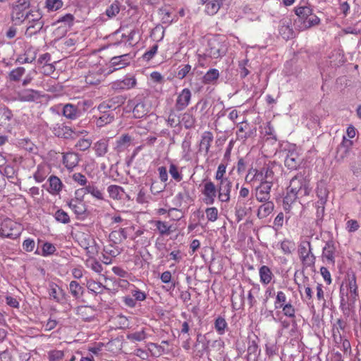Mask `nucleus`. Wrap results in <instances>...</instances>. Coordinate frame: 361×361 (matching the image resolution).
I'll list each match as a JSON object with an SVG mask.
<instances>
[{"instance_id": "nucleus-1", "label": "nucleus", "mask_w": 361, "mask_h": 361, "mask_svg": "<svg viewBox=\"0 0 361 361\" xmlns=\"http://www.w3.org/2000/svg\"><path fill=\"white\" fill-rule=\"evenodd\" d=\"M310 191L305 173L299 172L291 178L283 203H301L305 201L304 197L309 195Z\"/></svg>"}, {"instance_id": "nucleus-2", "label": "nucleus", "mask_w": 361, "mask_h": 361, "mask_svg": "<svg viewBox=\"0 0 361 361\" xmlns=\"http://www.w3.org/2000/svg\"><path fill=\"white\" fill-rule=\"evenodd\" d=\"M30 6V0H17L11 6V19L16 25H20L34 16L33 11L28 10Z\"/></svg>"}, {"instance_id": "nucleus-3", "label": "nucleus", "mask_w": 361, "mask_h": 361, "mask_svg": "<svg viewBox=\"0 0 361 361\" xmlns=\"http://www.w3.org/2000/svg\"><path fill=\"white\" fill-rule=\"evenodd\" d=\"M295 15L298 16L300 29L305 30L312 26L319 25L320 19L312 12L311 6H300L294 8Z\"/></svg>"}, {"instance_id": "nucleus-4", "label": "nucleus", "mask_w": 361, "mask_h": 361, "mask_svg": "<svg viewBox=\"0 0 361 361\" xmlns=\"http://www.w3.org/2000/svg\"><path fill=\"white\" fill-rule=\"evenodd\" d=\"M21 225L6 218L1 224L0 235L11 239H16L21 233Z\"/></svg>"}, {"instance_id": "nucleus-5", "label": "nucleus", "mask_w": 361, "mask_h": 361, "mask_svg": "<svg viewBox=\"0 0 361 361\" xmlns=\"http://www.w3.org/2000/svg\"><path fill=\"white\" fill-rule=\"evenodd\" d=\"M226 51V44L224 42L219 41L217 38H213L208 41L204 54L212 59H218L224 56Z\"/></svg>"}, {"instance_id": "nucleus-6", "label": "nucleus", "mask_w": 361, "mask_h": 361, "mask_svg": "<svg viewBox=\"0 0 361 361\" xmlns=\"http://www.w3.org/2000/svg\"><path fill=\"white\" fill-rule=\"evenodd\" d=\"M51 129L55 136L63 139H73L78 136V133L81 134L84 133H87L85 130L76 132L69 126H66L63 123H56Z\"/></svg>"}, {"instance_id": "nucleus-7", "label": "nucleus", "mask_w": 361, "mask_h": 361, "mask_svg": "<svg viewBox=\"0 0 361 361\" xmlns=\"http://www.w3.org/2000/svg\"><path fill=\"white\" fill-rule=\"evenodd\" d=\"M42 14L37 11L35 19H28V26L25 30V35L27 37L39 33L43 28L44 22L42 20Z\"/></svg>"}, {"instance_id": "nucleus-8", "label": "nucleus", "mask_w": 361, "mask_h": 361, "mask_svg": "<svg viewBox=\"0 0 361 361\" xmlns=\"http://www.w3.org/2000/svg\"><path fill=\"white\" fill-rule=\"evenodd\" d=\"M259 338L254 335V338H249L247 348V361H257L261 353L258 345Z\"/></svg>"}, {"instance_id": "nucleus-9", "label": "nucleus", "mask_w": 361, "mask_h": 361, "mask_svg": "<svg viewBox=\"0 0 361 361\" xmlns=\"http://www.w3.org/2000/svg\"><path fill=\"white\" fill-rule=\"evenodd\" d=\"M271 185V180L261 181V184L255 190V196L259 202H267L269 199Z\"/></svg>"}, {"instance_id": "nucleus-10", "label": "nucleus", "mask_w": 361, "mask_h": 361, "mask_svg": "<svg viewBox=\"0 0 361 361\" xmlns=\"http://www.w3.org/2000/svg\"><path fill=\"white\" fill-rule=\"evenodd\" d=\"M231 187L232 183L229 179H225L223 181L219 182L217 188L218 198L220 202H226L230 200Z\"/></svg>"}, {"instance_id": "nucleus-11", "label": "nucleus", "mask_w": 361, "mask_h": 361, "mask_svg": "<svg viewBox=\"0 0 361 361\" xmlns=\"http://www.w3.org/2000/svg\"><path fill=\"white\" fill-rule=\"evenodd\" d=\"M191 92L188 88L183 89L178 95L175 104V109L177 111L184 110L190 104L191 99Z\"/></svg>"}, {"instance_id": "nucleus-12", "label": "nucleus", "mask_w": 361, "mask_h": 361, "mask_svg": "<svg viewBox=\"0 0 361 361\" xmlns=\"http://www.w3.org/2000/svg\"><path fill=\"white\" fill-rule=\"evenodd\" d=\"M201 192L207 201L209 203H214L215 197L218 195L217 185L211 180L205 181Z\"/></svg>"}, {"instance_id": "nucleus-13", "label": "nucleus", "mask_w": 361, "mask_h": 361, "mask_svg": "<svg viewBox=\"0 0 361 361\" xmlns=\"http://www.w3.org/2000/svg\"><path fill=\"white\" fill-rule=\"evenodd\" d=\"M238 128V130L236 134L238 137H240V139L246 140L249 137H252L256 135V128H251L250 124L247 121H243L240 123Z\"/></svg>"}, {"instance_id": "nucleus-14", "label": "nucleus", "mask_w": 361, "mask_h": 361, "mask_svg": "<svg viewBox=\"0 0 361 361\" xmlns=\"http://www.w3.org/2000/svg\"><path fill=\"white\" fill-rule=\"evenodd\" d=\"M128 105L133 106V114L136 118H143L148 113V108L146 104L136 98L130 100Z\"/></svg>"}, {"instance_id": "nucleus-15", "label": "nucleus", "mask_w": 361, "mask_h": 361, "mask_svg": "<svg viewBox=\"0 0 361 361\" xmlns=\"http://www.w3.org/2000/svg\"><path fill=\"white\" fill-rule=\"evenodd\" d=\"M40 93L32 89H25L17 93V99L20 102H35L40 97Z\"/></svg>"}, {"instance_id": "nucleus-16", "label": "nucleus", "mask_w": 361, "mask_h": 361, "mask_svg": "<svg viewBox=\"0 0 361 361\" xmlns=\"http://www.w3.org/2000/svg\"><path fill=\"white\" fill-rule=\"evenodd\" d=\"M136 85V80L134 78L126 77L123 80H116L112 83V88L116 90H124L133 88Z\"/></svg>"}, {"instance_id": "nucleus-17", "label": "nucleus", "mask_w": 361, "mask_h": 361, "mask_svg": "<svg viewBox=\"0 0 361 361\" xmlns=\"http://www.w3.org/2000/svg\"><path fill=\"white\" fill-rule=\"evenodd\" d=\"M291 23L290 20H281L279 27V34L284 39H289L293 37L294 32L290 27Z\"/></svg>"}, {"instance_id": "nucleus-18", "label": "nucleus", "mask_w": 361, "mask_h": 361, "mask_svg": "<svg viewBox=\"0 0 361 361\" xmlns=\"http://www.w3.org/2000/svg\"><path fill=\"white\" fill-rule=\"evenodd\" d=\"M213 140V133L211 131H204L201 135L199 151L204 149L205 153L208 154Z\"/></svg>"}, {"instance_id": "nucleus-19", "label": "nucleus", "mask_w": 361, "mask_h": 361, "mask_svg": "<svg viewBox=\"0 0 361 361\" xmlns=\"http://www.w3.org/2000/svg\"><path fill=\"white\" fill-rule=\"evenodd\" d=\"M130 63L129 55L123 54L111 58L110 61V66L114 67L112 71L123 68Z\"/></svg>"}, {"instance_id": "nucleus-20", "label": "nucleus", "mask_w": 361, "mask_h": 361, "mask_svg": "<svg viewBox=\"0 0 361 361\" xmlns=\"http://www.w3.org/2000/svg\"><path fill=\"white\" fill-rule=\"evenodd\" d=\"M80 161L79 155L74 152H67L63 156V164L68 170L75 167Z\"/></svg>"}, {"instance_id": "nucleus-21", "label": "nucleus", "mask_w": 361, "mask_h": 361, "mask_svg": "<svg viewBox=\"0 0 361 361\" xmlns=\"http://www.w3.org/2000/svg\"><path fill=\"white\" fill-rule=\"evenodd\" d=\"M48 182L49 184L47 187V190L53 195L59 194L63 186V184L59 178L54 175L49 178Z\"/></svg>"}, {"instance_id": "nucleus-22", "label": "nucleus", "mask_w": 361, "mask_h": 361, "mask_svg": "<svg viewBox=\"0 0 361 361\" xmlns=\"http://www.w3.org/2000/svg\"><path fill=\"white\" fill-rule=\"evenodd\" d=\"M107 190L110 197L114 200H125L128 197L123 188L118 185H111L108 187Z\"/></svg>"}, {"instance_id": "nucleus-23", "label": "nucleus", "mask_w": 361, "mask_h": 361, "mask_svg": "<svg viewBox=\"0 0 361 361\" xmlns=\"http://www.w3.org/2000/svg\"><path fill=\"white\" fill-rule=\"evenodd\" d=\"M341 307L343 310H350L353 307L355 302L356 301L357 293H347L346 298L343 296V290L341 289Z\"/></svg>"}, {"instance_id": "nucleus-24", "label": "nucleus", "mask_w": 361, "mask_h": 361, "mask_svg": "<svg viewBox=\"0 0 361 361\" xmlns=\"http://www.w3.org/2000/svg\"><path fill=\"white\" fill-rule=\"evenodd\" d=\"M96 310L88 305L79 306L77 308V314L79 315L83 320L90 321L94 317Z\"/></svg>"}, {"instance_id": "nucleus-25", "label": "nucleus", "mask_w": 361, "mask_h": 361, "mask_svg": "<svg viewBox=\"0 0 361 361\" xmlns=\"http://www.w3.org/2000/svg\"><path fill=\"white\" fill-rule=\"evenodd\" d=\"M77 240L80 247L87 250V253H90V248L92 247V244L94 243L92 236L88 233H80L77 235Z\"/></svg>"}, {"instance_id": "nucleus-26", "label": "nucleus", "mask_w": 361, "mask_h": 361, "mask_svg": "<svg viewBox=\"0 0 361 361\" xmlns=\"http://www.w3.org/2000/svg\"><path fill=\"white\" fill-rule=\"evenodd\" d=\"M81 114V111L72 104H66L63 108V115L68 119H75Z\"/></svg>"}, {"instance_id": "nucleus-27", "label": "nucleus", "mask_w": 361, "mask_h": 361, "mask_svg": "<svg viewBox=\"0 0 361 361\" xmlns=\"http://www.w3.org/2000/svg\"><path fill=\"white\" fill-rule=\"evenodd\" d=\"M284 164L288 169L295 170L300 164V159L296 153L289 152L285 159Z\"/></svg>"}, {"instance_id": "nucleus-28", "label": "nucleus", "mask_w": 361, "mask_h": 361, "mask_svg": "<svg viewBox=\"0 0 361 361\" xmlns=\"http://www.w3.org/2000/svg\"><path fill=\"white\" fill-rule=\"evenodd\" d=\"M254 177L256 180L264 181L269 180L274 175L273 171L269 168H263L260 172L256 169H253Z\"/></svg>"}, {"instance_id": "nucleus-29", "label": "nucleus", "mask_w": 361, "mask_h": 361, "mask_svg": "<svg viewBox=\"0 0 361 361\" xmlns=\"http://www.w3.org/2000/svg\"><path fill=\"white\" fill-rule=\"evenodd\" d=\"M93 149L97 157H103L108 152V142L103 139L94 143Z\"/></svg>"}, {"instance_id": "nucleus-30", "label": "nucleus", "mask_w": 361, "mask_h": 361, "mask_svg": "<svg viewBox=\"0 0 361 361\" xmlns=\"http://www.w3.org/2000/svg\"><path fill=\"white\" fill-rule=\"evenodd\" d=\"M131 137L128 134L123 135L116 141V146L115 149L118 152H123L130 144Z\"/></svg>"}, {"instance_id": "nucleus-31", "label": "nucleus", "mask_w": 361, "mask_h": 361, "mask_svg": "<svg viewBox=\"0 0 361 361\" xmlns=\"http://www.w3.org/2000/svg\"><path fill=\"white\" fill-rule=\"evenodd\" d=\"M196 119L195 116L189 112L182 114L180 123H183L185 129H192L195 126Z\"/></svg>"}, {"instance_id": "nucleus-32", "label": "nucleus", "mask_w": 361, "mask_h": 361, "mask_svg": "<svg viewBox=\"0 0 361 361\" xmlns=\"http://www.w3.org/2000/svg\"><path fill=\"white\" fill-rule=\"evenodd\" d=\"M224 1L225 0H212L208 2L206 5V12L212 16L216 14L223 5Z\"/></svg>"}, {"instance_id": "nucleus-33", "label": "nucleus", "mask_w": 361, "mask_h": 361, "mask_svg": "<svg viewBox=\"0 0 361 361\" xmlns=\"http://www.w3.org/2000/svg\"><path fill=\"white\" fill-rule=\"evenodd\" d=\"M259 276L261 282L264 284H268L270 283L273 274L267 266L263 265L259 269Z\"/></svg>"}, {"instance_id": "nucleus-34", "label": "nucleus", "mask_w": 361, "mask_h": 361, "mask_svg": "<svg viewBox=\"0 0 361 361\" xmlns=\"http://www.w3.org/2000/svg\"><path fill=\"white\" fill-rule=\"evenodd\" d=\"M176 109H171L168 118L166 120L167 125L171 128H176L180 125V116L177 115Z\"/></svg>"}, {"instance_id": "nucleus-35", "label": "nucleus", "mask_w": 361, "mask_h": 361, "mask_svg": "<svg viewBox=\"0 0 361 361\" xmlns=\"http://www.w3.org/2000/svg\"><path fill=\"white\" fill-rule=\"evenodd\" d=\"M152 224H154L161 235H169L171 234V226H169L166 222L161 221H152Z\"/></svg>"}, {"instance_id": "nucleus-36", "label": "nucleus", "mask_w": 361, "mask_h": 361, "mask_svg": "<svg viewBox=\"0 0 361 361\" xmlns=\"http://www.w3.org/2000/svg\"><path fill=\"white\" fill-rule=\"evenodd\" d=\"M69 289L71 295L76 299L80 298L84 292V288L76 281L70 283Z\"/></svg>"}, {"instance_id": "nucleus-37", "label": "nucleus", "mask_w": 361, "mask_h": 361, "mask_svg": "<svg viewBox=\"0 0 361 361\" xmlns=\"http://www.w3.org/2000/svg\"><path fill=\"white\" fill-rule=\"evenodd\" d=\"M219 77V73L217 69L212 68L209 70L203 76L202 82L204 84H210L216 80Z\"/></svg>"}, {"instance_id": "nucleus-38", "label": "nucleus", "mask_w": 361, "mask_h": 361, "mask_svg": "<svg viewBox=\"0 0 361 361\" xmlns=\"http://www.w3.org/2000/svg\"><path fill=\"white\" fill-rule=\"evenodd\" d=\"M49 295L52 297L56 302H61L64 298V293L62 289L57 286V285L52 284L51 286Z\"/></svg>"}, {"instance_id": "nucleus-39", "label": "nucleus", "mask_w": 361, "mask_h": 361, "mask_svg": "<svg viewBox=\"0 0 361 361\" xmlns=\"http://www.w3.org/2000/svg\"><path fill=\"white\" fill-rule=\"evenodd\" d=\"M25 73V69L23 67H18L10 71L8 73V79L10 81L18 82L20 80Z\"/></svg>"}, {"instance_id": "nucleus-40", "label": "nucleus", "mask_w": 361, "mask_h": 361, "mask_svg": "<svg viewBox=\"0 0 361 361\" xmlns=\"http://www.w3.org/2000/svg\"><path fill=\"white\" fill-rule=\"evenodd\" d=\"M70 207H73L72 209L75 212L78 219H84L87 214V209L85 204H68Z\"/></svg>"}, {"instance_id": "nucleus-41", "label": "nucleus", "mask_w": 361, "mask_h": 361, "mask_svg": "<svg viewBox=\"0 0 361 361\" xmlns=\"http://www.w3.org/2000/svg\"><path fill=\"white\" fill-rule=\"evenodd\" d=\"M121 4L118 1H114L106 10V15L109 18L115 17L120 11Z\"/></svg>"}, {"instance_id": "nucleus-42", "label": "nucleus", "mask_w": 361, "mask_h": 361, "mask_svg": "<svg viewBox=\"0 0 361 361\" xmlns=\"http://www.w3.org/2000/svg\"><path fill=\"white\" fill-rule=\"evenodd\" d=\"M227 327V323L222 317H218L214 322V328L219 335H223Z\"/></svg>"}, {"instance_id": "nucleus-43", "label": "nucleus", "mask_w": 361, "mask_h": 361, "mask_svg": "<svg viewBox=\"0 0 361 361\" xmlns=\"http://www.w3.org/2000/svg\"><path fill=\"white\" fill-rule=\"evenodd\" d=\"M114 119V116L112 114H103L99 116L96 121V125L98 127H102L106 124L111 123Z\"/></svg>"}, {"instance_id": "nucleus-44", "label": "nucleus", "mask_w": 361, "mask_h": 361, "mask_svg": "<svg viewBox=\"0 0 361 361\" xmlns=\"http://www.w3.org/2000/svg\"><path fill=\"white\" fill-rule=\"evenodd\" d=\"M169 172L175 181L180 182L183 180V175L176 164L171 163Z\"/></svg>"}, {"instance_id": "nucleus-45", "label": "nucleus", "mask_w": 361, "mask_h": 361, "mask_svg": "<svg viewBox=\"0 0 361 361\" xmlns=\"http://www.w3.org/2000/svg\"><path fill=\"white\" fill-rule=\"evenodd\" d=\"M87 287L88 290L94 293H101L102 292L103 288H106L104 286H103L99 282H96L94 281L90 280L87 283Z\"/></svg>"}, {"instance_id": "nucleus-46", "label": "nucleus", "mask_w": 361, "mask_h": 361, "mask_svg": "<svg viewBox=\"0 0 361 361\" xmlns=\"http://www.w3.org/2000/svg\"><path fill=\"white\" fill-rule=\"evenodd\" d=\"M20 146L29 152L35 153L36 146L27 138L21 139L19 141Z\"/></svg>"}, {"instance_id": "nucleus-47", "label": "nucleus", "mask_w": 361, "mask_h": 361, "mask_svg": "<svg viewBox=\"0 0 361 361\" xmlns=\"http://www.w3.org/2000/svg\"><path fill=\"white\" fill-rule=\"evenodd\" d=\"M191 72V66L185 64L178 67V71L176 75V78L182 80L185 78Z\"/></svg>"}, {"instance_id": "nucleus-48", "label": "nucleus", "mask_w": 361, "mask_h": 361, "mask_svg": "<svg viewBox=\"0 0 361 361\" xmlns=\"http://www.w3.org/2000/svg\"><path fill=\"white\" fill-rule=\"evenodd\" d=\"M159 14L162 16V23L170 25L173 23V19L171 18V13L169 10L161 8L159 10Z\"/></svg>"}, {"instance_id": "nucleus-49", "label": "nucleus", "mask_w": 361, "mask_h": 361, "mask_svg": "<svg viewBox=\"0 0 361 361\" xmlns=\"http://www.w3.org/2000/svg\"><path fill=\"white\" fill-rule=\"evenodd\" d=\"M63 5L62 0H47L46 7L49 11H57Z\"/></svg>"}, {"instance_id": "nucleus-50", "label": "nucleus", "mask_w": 361, "mask_h": 361, "mask_svg": "<svg viewBox=\"0 0 361 361\" xmlns=\"http://www.w3.org/2000/svg\"><path fill=\"white\" fill-rule=\"evenodd\" d=\"M47 171L45 167L38 166L37 171L34 174V178L37 182H42L47 176Z\"/></svg>"}, {"instance_id": "nucleus-51", "label": "nucleus", "mask_w": 361, "mask_h": 361, "mask_svg": "<svg viewBox=\"0 0 361 361\" xmlns=\"http://www.w3.org/2000/svg\"><path fill=\"white\" fill-rule=\"evenodd\" d=\"M64 357V353L62 350H54L48 353V358L49 361H61Z\"/></svg>"}, {"instance_id": "nucleus-52", "label": "nucleus", "mask_w": 361, "mask_h": 361, "mask_svg": "<svg viewBox=\"0 0 361 361\" xmlns=\"http://www.w3.org/2000/svg\"><path fill=\"white\" fill-rule=\"evenodd\" d=\"M316 224L318 226L322 225L323 217L324 216L325 207L324 204L318 205L316 207Z\"/></svg>"}, {"instance_id": "nucleus-53", "label": "nucleus", "mask_w": 361, "mask_h": 361, "mask_svg": "<svg viewBox=\"0 0 361 361\" xmlns=\"http://www.w3.org/2000/svg\"><path fill=\"white\" fill-rule=\"evenodd\" d=\"M226 165L221 163L219 165L217 168V171L215 176V179L219 182L223 181L225 179H228V178H225L224 175L226 173Z\"/></svg>"}, {"instance_id": "nucleus-54", "label": "nucleus", "mask_w": 361, "mask_h": 361, "mask_svg": "<svg viewBox=\"0 0 361 361\" xmlns=\"http://www.w3.org/2000/svg\"><path fill=\"white\" fill-rule=\"evenodd\" d=\"M168 216L173 221H178L183 216V213L180 209L176 208H169L168 209Z\"/></svg>"}, {"instance_id": "nucleus-55", "label": "nucleus", "mask_w": 361, "mask_h": 361, "mask_svg": "<svg viewBox=\"0 0 361 361\" xmlns=\"http://www.w3.org/2000/svg\"><path fill=\"white\" fill-rule=\"evenodd\" d=\"M209 345L210 348L212 349V351L218 352V351H220L223 348V347L224 345V342L221 338H218V339L213 340V341L209 340Z\"/></svg>"}, {"instance_id": "nucleus-56", "label": "nucleus", "mask_w": 361, "mask_h": 361, "mask_svg": "<svg viewBox=\"0 0 361 361\" xmlns=\"http://www.w3.org/2000/svg\"><path fill=\"white\" fill-rule=\"evenodd\" d=\"M86 188L87 194H90L99 200H103L102 192L96 186L89 185L86 186Z\"/></svg>"}, {"instance_id": "nucleus-57", "label": "nucleus", "mask_w": 361, "mask_h": 361, "mask_svg": "<svg viewBox=\"0 0 361 361\" xmlns=\"http://www.w3.org/2000/svg\"><path fill=\"white\" fill-rule=\"evenodd\" d=\"M158 47L159 46L157 44H154L152 47H151L150 49L142 55L143 60L146 61H150L157 54Z\"/></svg>"}, {"instance_id": "nucleus-58", "label": "nucleus", "mask_w": 361, "mask_h": 361, "mask_svg": "<svg viewBox=\"0 0 361 361\" xmlns=\"http://www.w3.org/2000/svg\"><path fill=\"white\" fill-rule=\"evenodd\" d=\"M196 356L200 357H202L204 353L209 355L212 352V349L209 345V341L204 343V344H201V347L198 348L195 350Z\"/></svg>"}, {"instance_id": "nucleus-59", "label": "nucleus", "mask_w": 361, "mask_h": 361, "mask_svg": "<svg viewBox=\"0 0 361 361\" xmlns=\"http://www.w3.org/2000/svg\"><path fill=\"white\" fill-rule=\"evenodd\" d=\"M250 209L245 207L243 204H239L235 207V215L238 221H240L245 216L247 215Z\"/></svg>"}, {"instance_id": "nucleus-60", "label": "nucleus", "mask_w": 361, "mask_h": 361, "mask_svg": "<svg viewBox=\"0 0 361 361\" xmlns=\"http://www.w3.org/2000/svg\"><path fill=\"white\" fill-rule=\"evenodd\" d=\"M55 219L56 221L63 224H67L70 221V219L67 213L61 209H59L56 212Z\"/></svg>"}, {"instance_id": "nucleus-61", "label": "nucleus", "mask_w": 361, "mask_h": 361, "mask_svg": "<svg viewBox=\"0 0 361 361\" xmlns=\"http://www.w3.org/2000/svg\"><path fill=\"white\" fill-rule=\"evenodd\" d=\"M323 255L329 261L334 262V247L331 245L329 243H327L326 245L323 249Z\"/></svg>"}, {"instance_id": "nucleus-62", "label": "nucleus", "mask_w": 361, "mask_h": 361, "mask_svg": "<svg viewBox=\"0 0 361 361\" xmlns=\"http://www.w3.org/2000/svg\"><path fill=\"white\" fill-rule=\"evenodd\" d=\"M164 27L160 25H158L152 30L151 35L154 36L155 37L157 35L158 38L157 39V40L159 42L162 40V39L164 38Z\"/></svg>"}, {"instance_id": "nucleus-63", "label": "nucleus", "mask_w": 361, "mask_h": 361, "mask_svg": "<svg viewBox=\"0 0 361 361\" xmlns=\"http://www.w3.org/2000/svg\"><path fill=\"white\" fill-rule=\"evenodd\" d=\"M56 249L55 246L50 243H45L42 246V255L48 256L54 254L56 252Z\"/></svg>"}, {"instance_id": "nucleus-64", "label": "nucleus", "mask_w": 361, "mask_h": 361, "mask_svg": "<svg viewBox=\"0 0 361 361\" xmlns=\"http://www.w3.org/2000/svg\"><path fill=\"white\" fill-rule=\"evenodd\" d=\"M299 255L300 258L306 256L308 254H311L310 243L309 242L300 244L299 246Z\"/></svg>"}]
</instances>
